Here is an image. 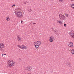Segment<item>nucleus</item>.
<instances>
[{
	"label": "nucleus",
	"mask_w": 74,
	"mask_h": 74,
	"mask_svg": "<svg viewBox=\"0 0 74 74\" xmlns=\"http://www.w3.org/2000/svg\"><path fill=\"white\" fill-rule=\"evenodd\" d=\"M16 15L18 18H22L23 16V14L21 12H17L16 13Z\"/></svg>",
	"instance_id": "nucleus-1"
},
{
	"label": "nucleus",
	"mask_w": 74,
	"mask_h": 74,
	"mask_svg": "<svg viewBox=\"0 0 74 74\" xmlns=\"http://www.w3.org/2000/svg\"><path fill=\"white\" fill-rule=\"evenodd\" d=\"M59 18L60 19H61L62 20H64V19H65V16L61 14H59Z\"/></svg>",
	"instance_id": "nucleus-2"
},
{
	"label": "nucleus",
	"mask_w": 74,
	"mask_h": 74,
	"mask_svg": "<svg viewBox=\"0 0 74 74\" xmlns=\"http://www.w3.org/2000/svg\"><path fill=\"white\" fill-rule=\"evenodd\" d=\"M8 64L10 67H11L14 65V62L12 61H9L8 62Z\"/></svg>",
	"instance_id": "nucleus-3"
},
{
	"label": "nucleus",
	"mask_w": 74,
	"mask_h": 74,
	"mask_svg": "<svg viewBox=\"0 0 74 74\" xmlns=\"http://www.w3.org/2000/svg\"><path fill=\"white\" fill-rule=\"evenodd\" d=\"M4 47V45L3 44H0V51H2L3 49V48Z\"/></svg>",
	"instance_id": "nucleus-4"
},
{
	"label": "nucleus",
	"mask_w": 74,
	"mask_h": 74,
	"mask_svg": "<svg viewBox=\"0 0 74 74\" xmlns=\"http://www.w3.org/2000/svg\"><path fill=\"white\" fill-rule=\"evenodd\" d=\"M27 70L28 71H31V70H32V67L29 66H27Z\"/></svg>",
	"instance_id": "nucleus-5"
},
{
	"label": "nucleus",
	"mask_w": 74,
	"mask_h": 74,
	"mask_svg": "<svg viewBox=\"0 0 74 74\" xmlns=\"http://www.w3.org/2000/svg\"><path fill=\"white\" fill-rule=\"evenodd\" d=\"M70 36L71 37L73 38H74V33L72 32V33H71L70 34Z\"/></svg>",
	"instance_id": "nucleus-6"
},
{
	"label": "nucleus",
	"mask_w": 74,
	"mask_h": 74,
	"mask_svg": "<svg viewBox=\"0 0 74 74\" xmlns=\"http://www.w3.org/2000/svg\"><path fill=\"white\" fill-rule=\"evenodd\" d=\"M69 46L71 48L73 47V43L72 42H70L69 44Z\"/></svg>",
	"instance_id": "nucleus-7"
},
{
	"label": "nucleus",
	"mask_w": 74,
	"mask_h": 74,
	"mask_svg": "<svg viewBox=\"0 0 74 74\" xmlns=\"http://www.w3.org/2000/svg\"><path fill=\"white\" fill-rule=\"evenodd\" d=\"M36 44L37 45H41V42L40 41H37L36 42Z\"/></svg>",
	"instance_id": "nucleus-8"
},
{
	"label": "nucleus",
	"mask_w": 74,
	"mask_h": 74,
	"mask_svg": "<svg viewBox=\"0 0 74 74\" xmlns=\"http://www.w3.org/2000/svg\"><path fill=\"white\" fill-rule=\"evenodd\" d=\"M17 40L19 41H21L22 40V38L20 36H17Z\"/></svg>",
	"instance_id": "nucleus-9"
},
{
	"label": "nucleus",
	"mask_w": 74,
	"mask_h": 74,
	"mask_svg": "<svg viewBox=\"0 0 74 74\" xmlns=\"http://www.w3.org/2000/svg\"><path fill=\"white\" fill-rule=\"evenodd\" d=\"M54 32L57 34V35H58L59 34H58V30H55L54 31Z\"/></svg>",
	"instance_id": "nucleus-10"
},
{
	"label": "nucleus",
	"mask_w": 74,
	"mask_h": 74,
	"mask_svg": "<svg viewBox=\"0 0 74 74\" xmlns=\"http://www.w3.org/2000/svg\"><path fill=\"white\" fill-rule=\"evenodd\" d=\"M35 48H36V49H37V48H38V47H39V45L37 44L36 45H35Z\"/></svg>",
	"instance_id": "nucleus-11"
},
{
	"label": "nucleus",
	"mask_w": 74,
	"mask_h": 74,
	"mask_svg": "<svg viewBox=\"0 0 74 74\" xmlns=\"http://www.w3.org/2000/svg\"><path fill=\"white\" fill-rule=\"evenodd\" d=\"M71 52L72 54H74V49H72V50H71Z\"/></svg>",
	"instance_id": "nucleus-12"
},
{
	"label": "nucleus",
	"mask_w": 74,
	"mask_h": 74,
	"mask_svg": "<svg viewBox=\"0 0 74 74\" xmlns=\"http://www.w3.org/2000/svg\"><path fill=\"white\" fill-rule=\"evenodd\" d=\"M54 36H52L50 37H49L51 39H52V40L54 39Z\"/></svg>",
	"instance_id": "nucleus-13"
},
{
	"label": "nucleus",
	"mask_w": 74,
	"mask_h": 74,
	"mask_svg": "<svg viewBox=\"0 0 74 74\" xmlns=\"http://www.w3.org/2000/svg\"><path fill=\"white\" fill-rule=\"evenodd\" d=\"M23 49H25L26 48V46L24 45H23Z\"/></svg>",
	"instance_id": "nucleus-14"
},
{
	"label": "nucleus",
	"mask_w": 74,
	"mask_h": 74,
	"mask_svg": "<svg viewBox=\"0 0 74 74\" xmlns=\"http://www.w3.org/2000/svg\"><path fill=\"white\" fill-rule=\"evenodd\" d=\"M17 46L18 47L20 48H21V49H23V47H22L18 45H17Z\"/></svg>",
	"instance_id": "nucleus-15"
},
{
	"label": "nucleus",
	"mask_w": 74,
	"mask_h": 74,
	"mask_svg": "<svg viewBox=\"0 0 74 74\" xmlns=\"http://www.w3.org/2000/svg\"><path fill=\"white\" fill-rule=\"evenodd\" d=\"M58 23H60V24H62V21H60L59 20L58 22L57 21Z\"/></svg>",
	"instance_id": "nucleus-16"
},
{
	"label": "nucleus",
	"mask_w": 74,
	"mask_h": 74,
	"mask_svg": "<svg viewBox=\"0 0 74 74\" xmlns=\"http://www.w3.org/2000/svg\"><path fill=\"white\" fill-rule=\"evenodd\" d=\"M10 18L9 17H8L6 18V20H7V21H10Z\"/></svg>",
	"instance_id": "nucleus-17"
},
{
	"label": "nucleus",
	"mask_w": 74,
	"mask_h": 74,
	"mask_svg": "<svg viewBox=\"0 0 74 74\" xmlns=\"http://www.w3.org/2000/svg\"><path fill=\"white\" fill-rule=\"evenodd\" d=\"M28 11L30 12H31V11H32V9H28Z\"/></svg>",
	"instance_id": "nucleus-18"
},
{
	"label": "nucleus",
	"mask_w": 74,
	"mask_h": 74,
	"mask_svg": "<svg viewBox=\"0 0 74 74\" xmlns=\"http://www.w3.org/2000/svg\"><path fill=\"white\" fill-rule=\"evenodd\" d=\"M71 7L73 8L74 9V4H72L71 5Z\"/></svg>",
	"instance_id": "nucleus-19"
},
{
	"label": "nucleus",
	"mask_w": 74,
	"mask_h": 74,
	"mask_svg": "<svg viewBox=\"0 0 74 74\" xmlns=\"http://www.w3.org/2000/svg\"><path fill=\"white\" fill-rule=\"evenodd\" d=\"M49 41L50 42H53V39L50 38L49 39Z\"/></svg>",
	"instance_id": "nucleus-20"
},
{
	"label": "nucleus",
	"mask_w": 74,
	"mask_h": 74,
	"mask_svg": "<svg viewBox=\"0 0 74 74\" xmlns=\"http://www.w3.org/2000/svg\"><path fill=\"white\" fill-rule=\"evenodd\" d=\"M27 1H26V2H24V4H26V3H27Z\"/></svg>",
	"instance_id": "nucleus-21"
},
{
	"label": "nucleus",
	"mask_w": 74,
	"mask_h": 74,
	"mask_svg": "<svg viewBox=\"0 0 74 74\" xmlns=\"http://www.w3.org/2000/svg\"><path fill=\"white\" fill-rule=\"evenodd\" d=\"M4 55H6V54H3L2 55V57H3V56H4Z\"/></svg>",
	"instance_id": "nucleus-22"
},
{
	"label": "nucleus",
	"mask_w": 74,
	"mask_h": 74,
	"mask_svg": "<svg viewBox=\"0 0 74 74\" xmlns=\"http://www.w3.org/2000/svg\"><path fill=\"white\" fill-rule=\"evenodd\" d=\"M65 15H66V16L68 17L69 16V15L68 14H66Z\"/></svg>",
	"instance_id": "nucleus-23"
},
{
	"label": "nucleus",
	"mask_w": 74,
	"mask_h": 74,
	"mask_svg": "<svg viewBox=\"0 0 74 74\" xmlns=\"http://www.w3.org/2000/svg\"><path fill=\"white\" fill-rule=\"evenodd\" d=\"M34 45H35V46L36 45V42H34Z\"/></svg>",
	"instance_id": "nucleus-24"
},
{
	"label": "nucleus",
	"mask_w": 74,
	"mask_h": 74,
	"mask_svg": "<svg viewBox=\"0 0 74 74\" xmlns=\"http://www.w3.org/2000/svg\"><path fill=\"white\" fill-rule=\"evenodd\" d=\"M67 64L68 65H70V62H67Z\"/></svg>",
	"instance_id": "nucleus-25"
},
{
	"label": "nucleus",
	"mask_w": 74,
	"mask_h": 74,
	"mask_svg": "<svg viewBox=\"0 0 74 74\" xmlns=\"http://www.w3.org/2000/svg\"><path fill=\"white\" fill-rule=\"evenodd\" d=\"M64 26H65V27H66V25L65 24H64Z\"/></svg>",
	"instance_id": "nucleus-26"
},
{
	"label": "nucleus",
	"mask_w": 74,
	"mask_h": 74,
	"mask_svg": "<svg viewBox=\"0 0 74 74\" xmlns=\"http://www.w3.org/2000/svg\"><path fill=\"white\" fill-rule=\"evenodd\" d=\"M21 58H19V60H21Z\"/></svg>",
	"instance_id": "nucleus-27"
},
{
	"label": "nucleus",
	"mask_w": 74,
	"mask_h": 74,
	"mask_svg": "<svg viewBox=\"0 0 74 74\" xmlns=\"http://www.w3.org/2000/svg\"><path fill=\"white\" fill-rule=\"evenodd\" d=\"M25 70H27V68H25Z\"/></svg>",
	"instance_id": "nucleus-28"
},
{
	"label": "nucleus",
	"mask_w": 74,
	"mask_h": 74,
	"mask_svg": "<svg viewBox=\"0 0 74 74\" xmlns=\"http://www.w3.org/2000/svg\"><path fill=\"white\" fill-rule=\"evenodd\" d=\"M23 22V21H21V23H22Z\"/></svg>",
	"instance_id": "nucleus-29"
},
{
	"label": "nucleus",
	"mask_w": 74,
	"mask_h": 74,
	"mask_svg": "<svg viewBox=\"0 0 74 74\" xmlns=\"http://www.w3.org/2000/svg\"><path fill=\"white\" fill-rule=\"evenodd\" d=\"M35 24H36V23H33V25H35Z\"/></svg>",
	"instance_id": "nucleus-30"
},
{
	"label": "nucleus",
	"mask_w": 74,
	"mask_h": 74,
	"mask_svg": "<svg viewBox=\"0 0 74 74\" xmlns=\"http://www.w3.org/2000/svg\"><path fill=\"white\" fill-rule=\"evenodd\" d=\"M13 6H15V5H13Z\"/></svg>",
	"instance_id": "nucleus-31"
},
{
	"label": "nucleus",
	"mask_w": 74,
	"mask_h": 74,
	"mask_svg": "<svg viewBox=\"0 0 74 74\" xmlns=\"http://www.w3.org/2000/svg\"><path fill=\"white\" fill-rule=\"evenodd\" d=\"M59 0V1H62V0Z\"/></svg>",
	"instance_id": "nucleus-32"
},
{
	"label": "nucleus",
	"mask_w": 74,
	"mask_h": 74,
	"mask_svg": "<svg viewBox=\"0 0 74 74\" xmlns=\"http://www.w3.org/2000/svg\"><path fill=\"white\" fill-rule=\"evenodd\" d=\"M27 74H31L30 73H27Z\"/></svg>",
	"instance_id": "nucleus-33"
},
{
	"label": "nucleus",
	"mask_w": 74,
	"mask_h": 74,
	"mask_svg": "<svg viewBox=\"0 0 74 74\" xmlns=\"http://www.w3.org/2000/svg\"><path fill=\"white\" fill-rule=\"evenodd\" d=\"M71 1H74V0H71Z\"/></svg>",
	"instance_id": "nucleus-34"
},
{
	"label": "nucleus",
	"mask_w": 74,
	"mask_h": 74,
	"mask_svg": "<svg viewBox=\"0 0 74 74\" xmlns=\"http://www.w3.org/2000/svg\"><path fill=\"white\" fill-rule=\"evenodd\" d=\"M30 24H32V23H29Z\"/></svg>",
	"instance_id": "nucleus-35"
},
{
	"label": "nucleus",
	"mask_w": 74,
	"mask_h": 74,
	"mask_svg": "<svg viewBox=\"0 0 74 74\" xmlns=\"http://www.w3.org/2000/svg\"><path fill=\"white\" fill-rule=\"evenodd\" d=\"M13 6H13V5H12V7H13Z\"/></svg>",
	"instance_id": "nucleus-36"
},
{
	"label": "nucleus",
	"mask_w": 74,
	"mask_h": 74,
	"mask_svg": "<svg viewBox=\"0 0 74 74\" xmlns=\"http://www.w3.org/2000/svg\"><path fill=\"white\" fill-rule=\"evenodd\" d=\"M69 67H70V66H69Z\"/></svg>",
	"instance_id": "nucleus-37"
}]
</instances>
